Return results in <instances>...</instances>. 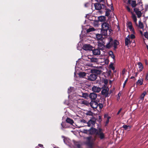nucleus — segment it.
I'll return each instance as SVG.
<instances>
[{
    "mask_svg": "<svg viewBox=\"0 0 148 148\" xmlns=\"http://www.w3.org/2000/svg\"><path fill=\"white\" fill-rule=\"evenodd\" d=\"M108 42L106 45L104 41H99L98 42V48L100 50H103L105 48L110 49L112 46L114 50H116L117 46L119 44V42L116 40H113L112 38L109 37L108 38Z\"/></svg>",
    "mask_w": 148,
    "mask_h": 148,
    "instance_id": "nucleus-1",
    "label": "nucleus"
},
{
    "mask_svg": "<svg viewBox=\"0 0 148 148\" xmlns=\"http://www.w3.org/2000/svg\"><path fill=\"white\" fill-rule=\"evenodd\" d=\"M101 33L105 36L107 35V32L108 30H109L110 32L112 31L111 29H110V25L106 22H104L101 25Z\"/></svg>",
    "mask_w": 148,
    "mask_h": 148,
    "instance_id": "nucleus-2",
    "label": "nucleus"
},
{
    "mask_svg": "<svg viewBox=\"0 0 148 148\" xmlns=\"http://www.w3.org/2000/svg\"><path fill=\"white\" fill-rule=\"evenodd\" d=\"M102 90L101 93L102 95L106 97H109L108 91L109 90V88L108 87L104 86L101 88Z\"/></svg>",
    "mask_w": 148,
    "mask_h": 148,
    "instance_id": "nucleus-3",
    "label": "nucleus"
},
{
    "mask_svg": "<svg viewBox=\"0 0 148 148\" xmlns=\"http://www.w3.org/2000/svg\"><path fill=\"white\" fill-rule=\"evenodd\" d=\"M92 138L91 136L87 137V140L86 143V144L90 148H92L93 143L91 141Z\"/></svg>",
    "mask_w": 148,
    "mask_h": 148,
    "instance_id": "nucleus-4",
    "label": "nucleus"
},
{
    "mask_svg": "<svg viewBox=\"0 0 148 148\" xmlns=\"http://www.w3.org/2000/svg\"><path fill=\"white\" fill-rule=\"evenodd\" d=\"M90 106L93 109H96L98 110V103L95 101L92 100L89 103Z\"/></svg>",
    "mask_w": 148,
    "mask_h": 148,
    "instance_id": "nucleus-5",
    "label": "nucleus"
},
{
    "mask_svg": "<svg viewBox=\"0 0 148 148\" xmlns=\"http://www.w3.org/2000/svg\"><path fill=\"white\" fill-rule=\"evenodd\" d=\"M105 36L101 33V34H97L96 35V37L98 40V42L103 41V40L105 38Z\"/></svg>",
    "mask_w": 148,
    "mask_h": 148,
    "instance_id": "nucleus-6",
    "label": "nucleus"
},
{
    "mask_svg": "<svg viewBox=\"0 0 148 148\" xmlns=\"http://www.w3.org/2000/svg\"><path fill=\"white\" fill-rule=\"evenodd\" d=\"M83 49L85 50L92 51L94 48L89 44H85L84 45Z\"/></svg>",
    "mask_w": 148,
    "mask_h": 148,
    "instance_id": "nucleus-7",
    "label": "nucleus"
},
{
    "mask_svg": "<svg viewBox=\"0 0 148 148\" xmlns=\"http://www.w3.org/2000/svg\"><path fill=\"white\" fill-rule=\"evenodd\" d=\"M134 11L136 13L138 18H140L142 15V13L139 10V8H134Z\"/></svg>",
    "mask_w": 148,
    "mask_h": 148,
    "instance_id": "nucleus-8",
    "label": "nucleus"
},
{
    "mask_svg": "<svg viewBox=\"0 0 148 148\" xmlns=\"http://www.w3.org/2000/svg\"><path fill=\"white\" fill-rule=\"evenodd\" d=\"M97 78V75L94 74H92L88 77V79L91 81H95Z\"/></svg>",
    "mask_w": 148,
    "mask_h": 148,
    "instance_id": "nucleus-9",
    "label": "nucleus"
},
{
    "mask_svg": "<svg viewBox=\"0 0 148 148\" xmlns=\"http://www.w3.org/2000/svg\"><path fill=\"white\" fill-rule=\"evenodd\" d=\"M93 54L95 56L99 55L100 54V50L98 48L94 49L92 51Z\"/></svg>",
    "mask_w": 148,
    "mask_h": 148,
    "instance_id": "nucleus-10",
    "label": "nucleus"
},
{
    "mask_svg": "<svg viewBox=\"0 0 148 148\" xmlns=\"http://www.w3.org/2000/svg\"><path fill=\"white\" fill-rule=\"evenodd\" d=\"M97 129L95 128L92 127L88 130V132H89V134L90 135H96Z\"/></svg>",
    "mask_w": 148,
    "mask_h": 148,
    "instance_id": "nucleus-11",
    "label": "nucleus"
},
{
    "mask_svg": "<svg viewBox=\"0 0 148 148\" xmlns=\"http://www.w3.org/2000/svg\"><path fill=\"white\" fill-rule=\"evenodd\" d=\"M96 135L101 140L104 139L105 138V134L103 132L97 133Z\"/></svg>",
    "mask_w": 148,
    "mask_h": 148,
    "instance_id": "nucleus-12",
    "label": "nucleus"
},
{
    "mask_svg": "<svg viewBox=\"0 0 148 148\" xmlns=\"http://www.w3.org/2000/svg\"><path fill=\"white\" fill-rule=\"evenodd\" d=\"M91 71L92 73H95L97 75H100L102 72L101 70L98 69H97L91 70Z\"/></svg>",
    "mask_w": 148,
    "mask_h": 148,
    "instance_id": "nucleus-13",
    "label": "nucleus"
},
{
    "mask_svg": "<svg viewBox=\"0 0 148 148\" xmlns=\"http://www.w3.org/2000/svg\"><path fill=\"white\" fill-rule=\"evenodd\" d=\"M94 6L95 9L96 10H99L102 9L101 4L99 2L95 3Z\"/></svg>",
    "mask_w": 148,
    "mask_h": 148,
    "instance_id": "nucleus-14",
    "label": "nucleus"
},
{
    "mask_svg": "<svg viewBox=\"0 0 148 148\" xmlns=\"http://www.w3.org/2000/svg\"><path fill=\"white\" fill-rule=\"evenodd\" d=\"M97 97V94L94 92L90 93L89 95V97L92 100H95Z\"/></svg>",
    "mask_w": 148,
    "mask_h": 148,
    "instance_id": "nucleus-15",
    "label": "nucleus"
},
{
    "mask_svg": "<svg viewBox=\"0 0 148 148\" xmlns=\"http://www.w3.org/2000/svg\"><path fill=\"white\" fill-rule=\"evenodd\" d=\"M131 42L130 41V38H129V35H128L127 37L126 38L125 40V45L127 46H128L129 44H130Z\"/></svg>",
    "mask_w": 148,
    "mask_h": 148,
    "instance_id": "nucleus-16",
    "label": "nucleus"
},
{
    "mask_svg": "<svg viewBox=\"0 0 148 148\" xmlns=\"http://www.w3.org/2000/svg\"><path fill=\"white\" fill-rule=\"evenodd\" d=\"M128 27L131 31H132L133 33L134 32V30L133 28L132 23L131 21L129 22L128 23Z\"/></svg>",
    "mask_w": 148,
    "mask_h": 148,
    "instance_id": "nucleus-17",
    "label": "nucleus"
},
{
    "mask_svg": "<svg viewBox=\"0 0 148 148\" xmlns=\"http://www.w3.org/2000/svg\"><path fill=\"white\" fill-rule=\"evenodd\" d=\"M101 88L99 87H97L96 86H94L92 87V90L95 92H99L101 90Z\"/></svg>",
    "mask_w": 148,
    "mask_h": 148,
    "instance_id": "nucleus-18",
    "label": "nucleus"
},
{
    "mask_svg": "<svg viewBox=\"0 0 148 148\" xmlns=\"http://www.w3.org/2000/svg\"><path fill=\"white\" fill-rule=\"evenodd\" d=\"M131 13L132 14V19H133L134 22L136 24V25H138V24L137 23V19L135 14H134L132 12H131Z\"/></svg>",
    "mask_w": 148,
    "mask_h": 148,
    "instance_id": "nucleus-19",
    "label": "nucleus"
},
{
    "mask_svg": "<svg viewBox=\"0 0 148 148\" xmlns=\"http://www.w3.org/2000/svg\"><path fill=\"white\" fill-rule=\"evenodd\" d=\"M138 3L137 4V5L138 7L137 8H139V10H141L142 11L143 10L142 2L140 1V0L139 2V0H138Z\"/></svg>",
    "mask_w": 148,
    "mask_h": 148,
    "instance_id": "nucleus-20",
    "label": "nucleus"
},
{
    "mask_svg": "<svg viewBox=\"0 0 148 148\" xmlns=\"http://www.w3.org/2000/svg\"><path fill=\"white\" fill-rule=\"evenodd\" d=\"M95 121L92 120H90L88 121L87 123V126L88 127H90L92 125H94L95 124Z\"/></svg>",
    "mask_w": 148,
    "mask_h": 148,
    "instance_id": "nucleus-21",
    "label": "nucleus"
},
{
    "mask_svg": "<svg viewBox=\"0 0 148 148\" xmlns=\"http://www.w3.org/2000/svg\"><path fill=\"white\" fill-rule=\"evenodd\" d=\"M143 79L141 78L138 80L136 82V84L137 85H141L143 84Z\"/></svg>",
    "mask_w": 148,
    "mask_h": 148,
    "instance_id": "nucleus-22",
    "label": "nucleus"
},
{
    "mask_svg": "<svg viewBox=\"0 0 148 148\" xmlns=\"http://www.w3.org/2000/svg\"><path fill=\"white\" fill-rule=\"evenodd\" d=\"M98 21L100 22H104L106 20V17L104 16H101L98 17Z\"/></svg>",
    "mask_w": 148,
    "mask_h": 148,
    "instance_id": "nucleus-23",
    "label": "nucleus"
},
{
    "mask_svg": "<svg viewBox=\"0 0 148 148\" xmlns=\"http://www.w3.org/2000/svg\"><path fill=\"white\" fill-rule=\"evenodd\" d=\"M66 123H69L71 125H73L74 123V121L73 119L68 117L66 119Z\"/></svg>",
    "mask_w": 148,
    "mask_h": 148,
    "instance_id": "nucleus-24",
    "label": "nucleus"
},
{
    "mask_svg": "<svg viewBox=\"0 0 148 148\" xmlns=\"http://www.w3.org/2000/svg\"><path fill=\"white\" fill-rule=\"evenodd\" d=\"M123 127L125 130L129 131L130 129L132 128V126L127 125H124L123 126Z\"/></svg>",
    "mask_w": 148,
    "mask_h": 148,
    "instance_id": "nucleus-25",
    "label": "nucleus"
},
{
    "mask_svg": "<svg viewBox=\"0 0 148 148\" xmlns=\"http://www.w3.org/2000/svg\"><path fill=\"white\" fill-rule=\"evenodd\" d=\"M147 94V92L145 91H144L140 95V99L143 101L144 99V97Z\"/></svg>",
    "mask_w": 148,
    "mask_h": 148,
    "instance_id": "nucleus-26",
    "label": "nucleus"
},
{
    "mask_svg": "<svg viewBox=\"0 0 148 148\" xmlns=\"http://www.w3.org/2000/svg\"><path fill=\"white\" fill-rule=\"evenodd\" d=\"M138 64L139 66L138 68L139 71H142L143 69V66L142 63L140 62H139L138 63Z\"/></svg>",
    "mask_w": 148,
    "mask_h": 148,
    "instance_id": "nucleus-27",
    "label": "nucleus"
},
{
    "mask_svg": "<svg viewBox=\"0 0 148 148\" xmlns=\"http://www.w3.org/2000/svg\"><path fill=\"white\" fill-rule=\"evenodd\" d=\"M109 55L114 60L115 59V56L113 54V52L112 51H110L109 52Z\"/></svg>",
    "mask_w": 148,
    "mask_h": 148,
    "instance_id": "nucleus-28",
    "label": "nucleus"
},
{
    "mask_svg": "<svg viewBox=\"0 0 148 148\" xmlns=\"http://www.w3.org/2000/svg\"><path fill=\"white\" fill-rule=\"evenodd\" d=\"M80 102L81 103L86 106H88L89 103L87 101L83 100H81Z\"/></svg>",
    "mask_w": 148,
    "mask_h": 148,
    "instance_id": "nucleus-29",
    "label": "nucleus"
},
{
    "mask_svg": "<svg viewBox=\"0 0 148 148\" xmlns=\"http://www.w3.org/2000/svg\"><path fill=\"white\" fill-rule=\"evenodd\" d=\"M137 26H138L140 29H143L144 27L143 23L141 22V20L139 21L138 25Z\"/></svg>",
    "mask_w": 148,
    "mask_h": 148,
    "instance_id": "nucleus-30",
    "label": "nucleus"
},
{
    "mask_svg": "<svg viewBox=\"0 0 148 148\" xmlns=\"http://www.w3.org/2000/svg\"><path fill=\"white\" fill-rule=\"evenodd\" d=\"M131 5L133 8H135V7H136V5H137V4H136V1L135 0L132 1Z\"/></svg>",
    "mask_w": 148,
    "mask_h": 148,
    "instance_id": "nucleus-31",
    "label": "nucleus"
},
{
    "mask_svg": "<svg viewBox=\"0 0 148 148\" xmlns=\"http://www.w3.org/2000/svg\"><path fill=\"white\" fill-rule=\"evenodd\" d=\"M107 116V120L106 122V125H106L107 124H108L109 123V119L110 118V117L108 116V115H104V117L105 118Z\"/></svg>",
    "mask_w": 148,
    "mask_h": 148,
    "instance_id": "nucleus-32",
    "label": "nucleus"
},
{
    "mask_svg": "<svg viewBox=\"0 0 148 148\" xmlns=\"http://www.w3.org/2000/svg\"><path fill=\"white\" fill-rule=\"evenodd\" d=\"M82 97L85 98H87L88 97V94L86 93H83L82 92Z\"/></svg>",
    "mask_w": 148,
    "mask_h": 148,
    "instance_id": "nucleus-33",
    "label": "nucleus"
},
{
    "mask_svg": "<svg viewBox=\"0 0 148 148\" xmlns=\"http://www.w3.org/2000/svg\"><path fill=\"white\" fill-rule=\"evenodd\" d=\"M86 74L85 72H80L79 73V75L80 77H83L86 76Z\"/></svg>",
    "mask_w": 148,
    "mask_h": 148,
    "instance_id": "nucleus-34",
    "label": "nucleus"
},
{
    "mask_svg": "<svg viewBox=\"0 0 148 148\" xmlns=\"http://www.w3.org/2000/svg\"><path fill=\"white\" fill-rule=\"evenodd\" d=\"M95 30V29L93 27H92L86 30V32L87 33L90 32H91L92 31H94Z\"/></svg>",
    "mask_w": 148,
    "mask_h": 148,
    "instance_id": "nucleus-35",
    "label": "nucleus"
},
{
    "mask_svg": "<svg viewBox=\"0 0 148 148\" xmlns=\"http://www.w3.org/2000/svg\"><path fill=\"white\" fill-rule=\"evenodd\" d=\"M89 61H90L91 62H95L97 61V59L96 58H93V57L92 58H91L90 60H88Z\"/></svg>",
    "mask_w": 148,
    "mask_h": 148,
    "instance_id": "nucleus-36",
    "label": "nucleus"
},
{
    "mask_svg": "<svg viewBox=\"0 0 148 148\" xmlns=\"http://www.w3.org/2000/svg\"><path fill=\"white\" fill-rule=\"evenodd\" d=\"M109 67L112 70H115V68L113 66V64L112 63H110L109 66Z\"/></svg>",
    "mask_w": 148,
    "mask_h": 148,
    "instance_id": "nucleus-37",
    "label": "nucleus"
},
{
    "mask_svg": "<svg viewBox=\"0 0 148 148\" xmlns=\"http://www.w3.org/2000/svg\"><path fill=\"white\" fill-rule=\"evenodd\" d=\"M75 146H76L78 148H81V145L78 142H76L75 143Z\"/></svg>",
    "mask_w": 148,
    "mask_h": 148,
    "instance_id": "nucleus-38",
    "label": "nucleus"
},
{
    "mask_svg": "<svg viewBox=\"0 0 148 148\" xmlns=\"http://www.w3.org/2000/svg\"><path fill=\"white\" fill-rule=\"evenodd\" d=\"M103 82L105 84L104 86H106V85L108 82V80L106 79H104L103 80Z\"/></svg>",
    "mask_w": 148,
    "mask_h": 148,
    "instance_id": "nucleus-39",
    "label": "nucleus"
},
{
    "mask_svg": "<svg viewBox=\"0 0 148 148\" xmlns=\"http://www.w3.org/2000/svg\"><path fill=\"white\" fill-rule=\"evenodd\" d=\"M97 133L103 132H102V129L101 128L99 127L98 129H97Z\"/></svg>",
    "mask_w": 148,
    "mask_h": 148,
    "instance_id": "nucleus-40",
    "label": "nucleus"
},
{
    "mask_svg": "<svg viewBox=\"0 0 148 148\" xmlns=\"http://www.w3.org/2000/svg\"><path fill=\"white\" fill-rule=\"evenodd\" d=\"M103 107V105L101 103H98V108H99V110H101Z\"/></svg>",
    "mask_w": 148,
    "mask_h": 148,
    "instance_id": "nucleus-41",
    "label": "nucleus"
},
{
    "mask_svg": "<svg viewBox=\"0 0 148 148\" xmlns=\"http://www.w3.org/2000/svg\"><path fill=\"white\" fill-rule=\"evenodd\" d=\"M66 123L65 122H62L61 124L62 127L64 128H67V126H66Z\"/></svg>",
    "mask_w": 148,
    "mask_h": 148,
    "instance_id": "nucleus-42",
    "label": "nucleus"
},
{
    "mask_svg": "<svg viewBox=\"0 0 148 148\" xmlns=\"http://www.w3.org/2000/svg\"><path fill=\"white\" fill-rule=\"evenodd\" d=\"M144 36L145 38L148 39V33L147 32H145Z\"/></svg>",
    "mask_w": 148,
    "mask_h": 148,
    "instance_id": "nucleus-43",
    "label": "nucleus"
},
{
    "mask_svg": "<svg viewBox=\"0 0 148 148\" xmlns=\"http://www.w3.org/2000/svg\"><path fill=\"white\" fill-rule=\"evenodd\" d=\"M126 8L128 12H132L131 11V10L128 6H126Z\"/></svg>",
    "mask_w": 148,
    "mask_h": 148,
    "instance_id": "nucleus-44",
    "label": "nucleus"
},
{
    "mask_svg": "<svg viewBox=\"0 0 148 148\" xmlns=\"http://www.w3.org/2000/svg\"><path fill=\"white\" fill-rule=\"evenodd\" d=\"M98 121L99 123L101 122L102 121L101 116H98Z\"/></svg>",
    "mask_w": 148,
    "mask_h": 148,
    "instance_id": "nucleus-45",
    "label": "nucleus"
},
{
    "mask_svg": "<svg viewBox=\"0 0 148 148\" xmlns=\"http://www.w3.org/2000/svg\"><path fill=\"white\" fill-rule=\"evenodd\" d=\"M130 38L133 39L135 38V37L134 35L133 34H131L130 36Z\"/></svg>",
    "mask_w": 148,
    "mask_h": 148,
    "instance_id": "nucleus-46",
    "label": "nucleus"
},
{
    "mask_svg": "<svg viewBox=\"0 0 148 148\" xmlns=\"http://www.w3.org/2000/svg\"><path fill=\"white\" fill-rule=\"evenodd\" d=\"M110 14L109 12L106 11V12L105 15L106 16H108L110 15Z\"/></svg>",
    "mask_w": 148,
    "mask_h": 148,
    "instance_id": "nucleus-47",
    "label": "nucleus"
},
{
    "mask_svg": "<svg viewBox=\"0 0 148 148\" xmlns=\"http://www.w3.org/2000/svg\"><path fill=\"white\" fill-rule=\"evenodd\" d=\"M101 6H102V9H106V7L105 5L103 4H102Z\"/></svg>",
    "mask_w": 148,
    "mask_h": 148,
    "instance_id": "nucleus-48",
    "label": "nucleus"
},
{
    "mask_svg": "<svg viewBox=\"0 0 148 148\" xmlns=\"http://www.w3.org/2000/svg\"><path fill=\"white\" fill-rule=\"evenodd\" d=\"M112 73V71L110 70H109L108 73V76L110 75Z\"/></svg>",
    "mask_w": 148,
    "mask_h": 148,
    "instance_id": "nucleus-49",
    "label": "nucleus"
},
{
    "mask_svg": "<svg viewBox=\"0 0 148 148\" xmlns=\"http://www.w3.org/2000/svg\"><path fill=\"white\" fill-rule=\"evenodd\" d=\"M98 138L97 136V135H95V136H94V138L93 139V140L94 141H95L97 139V138Z\"/></svg>",
    "mask_w": 148,
    "mask_h": 148,
    "instance_id": "nucleus-50",
    "label": "nucleus"
},
{
    "mask_svg": "<svg viewBox=\"0 0 148 148\" xmlns=\"http://www.w3.org/2000/svg\"><path fill=\"white\" fill-rule=\"evenodd\" d=\"M127 81V79L125 81L123 85V88H124L125 85V84Z\"/></svg>",
    "mask_w": 148,
    "mask_h": 148,
    "instance_id": "nucleus-51",
    "label": "nucleus"
},
{
    "mask_svg": "<svg viewBox=\"0 0 148 148\" xmlns=\"http://www.w3.org/2000/svg\"><path fill=\"white\" fill-rule=\"evenodd\" d=\"M81 122L84 123H87L86 121L84 119H83L82 120H81Z\"/></svg>",
    "mask_w": 148,
    "mask_h": 148,
    "instance_id": "nucleus-52",
    "label": "nucleus"
},
{
    "mask_svg": "<svg viewBox=\"0 0 148 148\" xmlns=\"http://www.w3.org/2000/svg\"><path fill=\"white\" fill-rule=\"evenodd\" d=\"M88 131V130H83V132L85 134H87V132Z\"/></svg>",
    "mask_w": 148,
    "mask_h": 148,
    "instance_id": "nucleus-53",
    "label": "nucleus"
},
{
    "mask_svg": "<svg viewBox=\"0 0 148 148\" xmlns=\"http://www.w3.org/2000/svg\"><path fill=\"white\" fill-rule=\"evenodd\" d=\"M109 60L108 59L106 60L105 61V63L106 64H108L109 62Z\"/></svg>",
    "mask_w": 148,
    "mask_h": 148,
    "instance_id": "nucleus-54",
    "label": "nucleus"
},
{
    "mask_svg": "<svg viewBox=\"0 0 148 148\" xmlns=\"http://www.w3.org/2000/svg\"><path fill=\"white\" fill-rule=\"evenodd\" d=\"M96 1L98 2H101L103 1L104 0H95Z\"/></svg>",
    "mask_w": 148,
    "mask_h": 148,
    "instance_id": "nucleus-55",
    "label": "nucleus"
},
{
    "mask_svg": "<svg viewBox=\"0 0 148 148\" xmlns=\"http://www.w3.org/2000/svg\"><path fill=\"white\" fill-rule=\"evenodd\" d=\"M92 57L91 56H88V60H90L91 58H92Z\"/></svg>",
    "mask_w": 148,
    "mask_h": 148,
    "instance_id": "nucleus-56",
    "label": "nucleus"
},
{
    "mask_svg": "<svg viewBox=\"0 0 148 148\" xmlns=\"http://www.w3.org/2000/svg\"><path fill=\"white\" fill-rule=\"evenodd\" d=\"M112 92V90H110L109 91H108V93L109 94V96L111 94V93Z\"/></svg>",
    "mask_w": 148,
    "mask_h": 148,
    "instance_id": "nucleus-57",
    "label": "nucleus"
},
{
    "mask_svg": "<svg viewBox=\"0 0 148 148\" xmlns=\"http://www.w3.org/2000/svg\"><path fill=\"white\" fill-rule=\"evenodd\" d=\"M125 69H123V71H122V72L123 74H124L125 72Z\"/></svg>",
    "mask_w": 148,
    "mask_h": 148,
    "instance_id": "nucleus-58",
    "label": "nucleus"
},
{
    "mask_svg": "<svg viewBox=\"0 0 148 148\" xmlns=\"http://www.w3.org/2000/svg\"><path fill=\"white\" fill-rule=\"evenodd\" d=\"M145 79L147 80H148V74H147L146 75Z\"/></svg>",
    "mask_w": 148,
    "mask_h": 148,
    "instance_id": "nucleus-59",
    "label": "nucleus"
},
{
    "mask_svg": "<svg viewBox=\"0 0 148 148\" xmlns=\"http://www.w3.org/2000/svg\"><path fill=\"white\" fill-rule=\"evenodd\" d=\"M121 111L119 110V111H118V112L117 113V115H119L120 113L121 112Z\"/></svg>",
    "mask_w": 148,
    "mask_h": 148,
    "instance_id": "nucleus-60",
    "label": "nucleus"
},
{
    "mask_svg": "<svg viewBox=\"0 0 148 148\" xmlns=\"http://www.w3.org/2000/svg\"><path fill=\"white\" fill-rule=\"evenodd\" d=\"M128 3L129 4H130L131 3V1L130 0H129L128 1Z\"/></svg>",
    "mask_w": 148,
    "mask_h": 148,
    "instance_id": "nucleus-61",
    "label": "nucleus"
},
{
    "mask_svg": "<svg viewBox=\"0 0 148 148\" xmlns=\"http://www.w3.org/2000/svg\"><path fill=\"white\" fill-rule=\"evenodd\" d=\"M38 145L40 147H42L43 146V145H42V144H39Z\"/></svg>",
    "mask_w": 148,
    "mask_h": 148,
    "instance_id": "nucleus-62",
    "label": "nucleus"
},
{
    "mask_svg": "<svg viewBox=\"0 0 148 148\" xmlns=\"http://www.w3.org/2000/svg\"><path fill=\"white\" fill-rule=\"evenodd\" d=\"M134 78V76H131L130 77L131 79H133Z\"/></svg>",
    "mask_w": 148,
    "mask_h": 148,
    "instance_id": "nucleus-63",
    "label": "nucleus"
},
{
    "mask_svg": "<svg viewBox=\"0 0 148 148\" xmlns=\"http://www.w3.org/2000/svg\"><path fill=\"white\" fill-rule=\"evenodd\" d=\"M122 110V108H120L119 110L121 112Z\"/></svg>",
    "mask_w": 148,
    "mask_h": 148,
    "instance_id": "nucleus-64",
    "label": "nucleus"
}]
</instances>
